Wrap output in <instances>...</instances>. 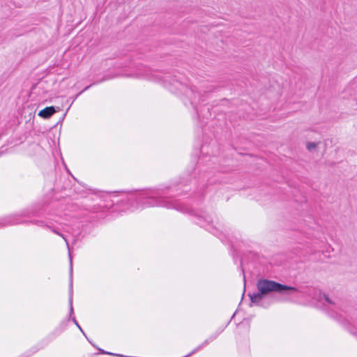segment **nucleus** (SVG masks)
Returning <instances> with one entry per match:
<instances>
[{
  "label": "nucleus",
  "mask_w": 357,
  "mask_h": 357,
  "mask_svg": "<svg viewBox=\"0 0 357 357\" xmlns=\"http://www.w3.org/2000/svg\"><path fill=\"white\" fill-rule=\"evenodd\" d=\"M258 291L254 294H248L250 298V306L255 304L263 307H267L268 304L264 301V298L271 293H277L281 295L291 296L298 292V289L294 287L289 286L268 279H259L257 282Z\"/></svg>",
  "instance_id": "1"
},
{
  "label": "nucleus",
  "mask_w": 357,
  "mask_h": 357,
  "mask_svg": "<svg viewBox=\"0 0 357 357\" xmlns=\"http://www.w3.org/2000/svg\"><path fill=\"white\" fill-rule=\"evenodd\" d=\"M319 301H325L327 303H324V305L328 308L331 312L330 313V316L333 318L337 319L339 317H341V314H339V312H347L344 310L342 309V305L339 303V302H336L331 299L327 294H321L319 296Z\"/></svg>",
  "instance_id": "2"
},
{
  "label": "nucleus",
  "mask_w": 357,
  "mask_h": 357,
  "mask_svg": "<svg viewBox=\"0 0 357 357\" xmlns=\"http://www.w3.org/2000/svg\"><path fill=\"white\" fill-rule=\"evenodd\" d=\"M56 112L53 106L47 107L38 112V116L43 119H49Z\"/></svg>",
  "instance_id": "3"
},
{
  "label": "nucleus",
  "mask_w": 357,
  "mask_h": 357,
  "mask_svg": "<svg viewBox=\"0 0 357 357\" xmlns=\"http://www.w3.org/2000/svg\"><path fill=\"white\" fill-rule=\"evenodd\" d=\"M72 286H73V284H72V280L70 279V298H69V302H70V312H73V305H72V303H73V298H72Z\"/></svg>",
  "instance_id": "4"
},
{
  "label": "nucleus",
  "mask_w": 357,
  "mask_h": 357,
  "mask_svg": "<svg viewBox=\"0 0 357 357\" xmlns=\"http://www.w3.org/2000/svg\"><path fill=\"white\" fill-rule=\"evenodd\" d=\"M317 145L315 142H308L306 145V148L309 151H312L317 147Z\"/></svg>",
  "instance_id": "5"
},
{
  "label": "nucleus",
  "mask_w": 357,
  "mask_h": 357,
  "mask_svg": "<svg viewBox=\"0 0 357 357\" xmlns=\"http://www.w3.org/2000/svg\"><path fill=\"white\" fill-rule=\"evenodd\" d=\"M242 271H243V295H242V299L243 298V296H244V294L245 292V287H246V285H245V273L244 272V270L243 268L242 269Z\"/></svg>",
  "instance_id": "6"
},
{
  "label": "nucleus",
  "mask_w": 357,
  "mask_h": 357,
  "mask_svg": "<svg viewBox=\"0 0 357 357\" xmlns=\"http://www.w3.org/2000/svg\"><path fill=\"white\" fill-rule=\"evenodd\" d=\"M73 322L75 323V324L78 327V328L82 332V333L85 335L84 331H82V328L80 327V326L78 324V323L77 322L76 319L75 318L73 319Z\"/></svg>",
  "instance_id": "7"
},
{
  "label": "nucleus",
  "mask_w": 357,
  "mask_h": 357,
  "mask_svg": "<svg viewBox=\"0 0 357 357\" xmlns=\"http://www.w3.org/2000/svg\"><path fill=\"white\" fill-rule=\"evenodd\" d=\"M349 332L353 334L354 335H356L357 337V329L356 328H350Z\"/></svg>",
  "instance_id": "8"
},
{
  "label": "nucleus",
  "mask_w": 357,
  "mask_h": 357,
  "mask_svg": "<svg viewBox=\"0 0 357 357\" xmlns=\"http://www.w3.org/2000/svg\"><path fill=\"white\" fill-rule=\"evenodd\" d=\"M70 278L72 277V271H73V266H72V259L70 257Z\"/></svg>",
  "instance_id": "9"
},
{
  "label": "nucleus",
  "mask_w": 357,
  "mask_h": 357,
  "mask_svg": "<svg viewBox=\"0 0 357 357\" xmlns=\"http://www.w3.org/2000/svg\"><path fill=\"white\" fill-rule=\"evenodd\" d=\"M255 254L252 252H250L249 253L247 252V255H246V257H247V259H248V257H250V255L252 256V255H255Z\"/></svg>",
  "instance_id": "10"
},
{
  "label": "nucleus",
  "mask_w": 357,
  "mask_h": 357,
  "mask_svg": "<svg viewBox=\"0 0 357 357\" xmlns=\"http://www.w3.org/2000/svg\"><path fill=\"white\" fill-rule=\"evenodd\" d=\"M55 233L62 236V238L66 241V245H67V246L68 247V242H67V241L66 240L65 237H64L63 235H61V234H59V233H57V232H56V231H55Z\"/></svg>",
  "instance_id": "11"
},
{
  "label": "nucleus",
  "mask_w": 357,
  "mask_h": 357,
  "mask_svg": "<svg viewBox=\"0 0 357 357\" xmlns=\"http://www.w3.org/2000/svg\"><path fill=\"white\" fill-rule=\"evenodd\" d=\"M89 88V86H86V87L84 89V90H86V89H88Z\"/></svg>",
  "instance_id": "12"
}]
</instances>
